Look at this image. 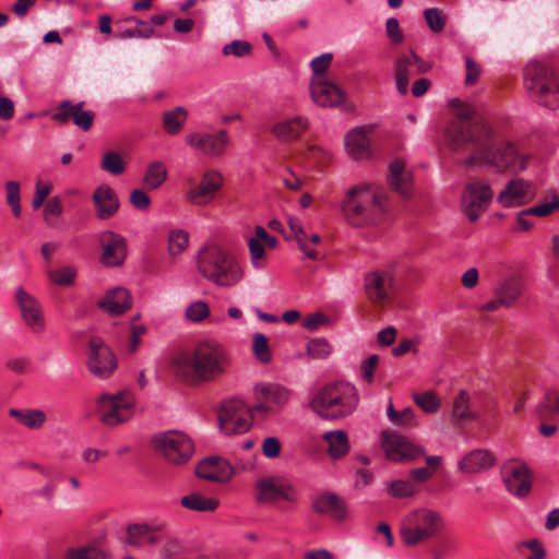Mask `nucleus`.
<instances>
[{
    "label": "nucleus",
    "instance_id": "1",
    "mask_svg": "<svg viewBox=\"0 0 559 559\" xmlns=\"http://www.w3.org/2000/svg\"><path fill=\"white\" fill-rule=\"evenodd\" d=\"M451 105L455 108V117L447 130V141L454 151L474 152V155L466 158V166L480 162L499 170L526 168V159L518 153L512 143L495 147L496 136L492 128L476 117L471 105L460 99H452Z\"/></svg>",
    "mask_w": 559,
    "mask_h": 559
},
{
    "label": "nucleus",
    "instance_id": "2",
    "mask_svg": "<svg viewBox=\"0 0 559 559\" xmlns=\"http://www.w3.org/2000/svg\"><path fill=\"white\" fill-rule=\"evenodd\" d=\"M229 358L215 341L198 343L191 350L177 353L170 364L175 377L188 384L212 382L226 372Z\"/></svg>",
    "mask_w": 559,
    "mask_h": 559
},
{
    "label": "nucleus",
    "instance_id": "3",
    "mask_svg": "<svg viewBox=\"0 0 559 559\" xmlns=\"http://www.w3.org/2000/svg\"><path fill=\"white\" fill-rule=\"evenodd\" d=\"M388 200L379 191L364 186L348 189L341 202L344 219L353 227H370L383 223Z\"/></svg>",
    "mask_w": 559,
    "mask_h": 559
},
{
    "label": "nucleus",
    "instance_id": "4",
    "mask_svg": "<svg viewBox=\"0 0 559 559\" xmlns=\"http://www.w3.org/2000/svg\"><path fill=\"white\" fill-rule=\"evenodd\" d=\"M358 401L354 385L337 381L320 388L311 396L309 407L320 417L334 420L350 415L357 407Z\"/></svg>",
    "mask_w": 559,
    "mask_h": 559
},
{
    "label": "nucleus",
    "instance_id": "5",
    "mask_svg": "<svg viewBox=\"0 0 559 559\" xmlns=\"http://www.w3.org/2000/svg\"><path fill=\"white\" fill-rule=\"evenodd\" d=\"M200 273L217 286L230 287L238 284L243 272L236 259L224 249L211 246L199 254Z\"/></svg>",
    "mask_w": 559,
    "mask_h": 559
},
{
    "label": "nucleus",
    "instance_id": "6",
    "mask_svg": "<svg viewBox=\"0 0 559 559\" xmlns=\"http://www.w3.org/2000/svg\"><path fill=\"white\" fill-rule=\"evenodd\" d=\"M524 84L530 96L539 105L559 108V84L551 68L539 61H531L524 69Z\"/></svg>",
    "mask_w": 559,
    "mask_h": 559
},
{
    "label": "nucleus",
    "instance_id": "7",
    "mask_svg": "<svg viewBox=\"0 0 559 559\" xmlns=\"http://www.w3.org/2000/svg\"><path fill=\"white\" fill-rule=\"evenodd\" d=\"M151 444L171 465L187 464L194 453L192 439L180 430L156 433L151 439Z\"/></svg>",
    "mask_w": 559,
    "mask_h": 559
},
{
    "label": "nucleus",
    "instance_id": "8",
    "mask_svg": "<svg viewBox=\"0 0 559 559\" xmlns=\"http://www.w3.org/2000/svg\"><path fill=\"white\" fill-rule=\"evenodd\" d=\"M442 526L440 514L430 509H418L404 520L401 537L405 545L415 546L431 538Z\"/></svg>",
    "mask_w": 559,
    "mask_h": 559
},
{
    "label": "nucleus",
    "instance_id": "9",
    "mask_svg": "<svg viewBox=\"0 0 559 559\" xmlns=\"http://www.w3.org/2000/svg\"><path fill=\"white\" fill-rule=\"evenodd\" d=\"M136 409V401L129 392L102 394L96 400L98 420L106 427H115L131 419Z\"/></svg>",
    "mask_w": 559,
    "mask_h": 559
},
{
    "label": "nucleus",
    "instance_id": "10",
    "mask_svg": "<svg viewBox=\"0 0 559 559\" xmlns=\"http://www.w3.org/2000/svg\"><path fill=\"white\" fill-rule=\"evenodd\" d=\"M254 413L238 397L226 400L218 413L219 428L225 435L243 433L250 429Z\"/></svg>",
    "mask_w": 559,
    "mask_h": 559
},
{
    "label": "nucleus",
    "instance_id": "11",
    "mask_svg": "<svg viewBox=\"0 0 559 559\" xmlns=\"http://www.w3.org/2000/svg\"><path fill=\"white\" fill-rule=\"evenodd\" d=\"M86 366L96 378H110L117 369V357L102 337L92 336L87 344Z\"/></svg>",
    "mask_w": 559,
    "mask_h": 559
},
{
    "label": "nucleus",
    "instance_id": "12",
    "mask_svg": "<svg viewBox=\"0 0 559 559\" xmlns=\"http://www.w3.org/2000/svg\"><path fill=\"white\" fill-rule=\"evenodd\" d=\"M381 447L385 457L396 463L414 462L426 454L423 447L413 443L407 437L392 430L382 431Z\"/></svg>",
    "mask_w": 559,
    "mask_h": 559
},
{
    "label": "nucleus",
    "instance_id": "13",
    "mask_svg": "<svg viewBox=\"0 0 559 559\" xmlns=\"http://www.w3.org/2000/svg\"><path fill=\"white\" fill-rule=\"evenodd\" d=\"M493 198V192L486 181L475 179L468 182L462 193L461 204L464 214L471 222H476L485 212Z\"/></svg>",
    "mask_w": 559,
    "mask_h": 559
},
{
    "label": "nucleus",
    "instance_id": "14",
    "mask_svg": "<svg viewBox=\"0 0 559 559\" xmlns=\"http://www.w3.org/2000/svg\"><path fill=\"white\" fill-rule=\"evenodd\" d=\"M364 290L368 300L379 307L390 302L394 294V276L388 270H373L364 276Z\"/></svg>",
    "mask_w": 559,
    "mask_h": 559
},
{
    "label": "nucleus",
    "instance_id": "15",
    "mask_svg": "<svg viewBox=\"0 0 559 559\" xmlns=\"http://www.w3.org/2000/svg\"><path fill=\"white\" fill-rule=\"evenodd\" d=\"M253 394L255 413L274 414L289 400V391L277 383H258Z\"/></svg>",
    "mask_w": 559,
    "mask_h": 559
},
{
    "label": "nucleus",
    "instance_id": "16",
    "mask_svg": "<svg viewBox=\"0 0 559 559\" xmlns=\"http://www.w3.org/2000/svg\"><path fill=\"white\" fill-rule=\"evenodd\" d=\"M255 499L259 503H274L278 500L295 502L297 492L289 481L277 477L261 478L255 483Z\"/></svg>",
    "mask_w": 559,
    "mask_h": 559
},
{
    "label": "nucleus",
    "instance_id": "17",
    "mask_svg": "<svg viewBox=\"0 0 559 559\" xmlns=\"http://www.w3.org/2000/svg\"><path fill=\"white\" fill-rule=\"evenodd\" d=\"M15 301L20 308L22 320L27 328L36 334L43 333L46 328V322L43 308L38 300L23 287H19L15 292Z\"/></svg>",
    "mask_w": 559,
    "mask_h": 559
},
{
    "label": "nucleus",
    "instance_id": "18",
    "mask_svg": "<svg viewBox=\"0 0 559 559\" xmlns=\"http://www.w3.org/2000/svg\"><path fill=\"white\" fill-rule=\"evenodd\" d=\"M186 142L205 156L217 157L225 153L229 138L226 130H219L215 134L194 132L186 135Z\"/></svg>",
    "mask_w": 559,
    "mask_h": 559
},
{
    "label": "nucleus",
    "instance_id": "19",
    "mask_svg": "<svg viewBox=\"0 0 559 559\" xmlns=\"http://www.w3.org/2000/svg\"><path fill=\"white\" fill-rule=\"evenodd\" d=\"M223 183V176L218 171L209 170L203 174L198 185L187 191L186 198L192 204L205 205L215 198Z\"/></svg>",
    "mask_w": 559,
    "mask_h": 559
},
{
    "label": "nucleus",
    "instance_id": "20",
    "mask_svg": "<svg viewBox=\"0 0 559 559\" xmlns=\"http://www.w3.org/2000/svg\"><path fill=\"white\" fill-rule=\"evenodd\" d=\"M501 474L508 491L518 497L528 495L532 488V476L525 464L508 463L502 467Z\"/></svg>",
    "mask_w": 559,
    "mask_h": 559
},
{
    "label": "nucleus",
    "instance_id": "21",
    "mask_svg": "<svg viewBox=\"0 0 559 559\" xmlns=\"http://www.w3.org/2000/svg\"><path fill=\"white\" fill-rule=\"evenodd\" d=\"M535 188L531 181L522 178L510 180L498 194L497 201L503 207L521 206L535 198Z\"/></svg>",
    "mask_w": 559,
    "mask_h": 559
},
{
    "label": "nucleus",
    "instance_id": "22",
    "mask_svg": "<svg viewBox=\"0 0 559 559\" xmlns=\"http://www.w3.org/2000/svg\"><path fill=\"white\" fill-rule=\"evenodd\" d=\"M195 474L205 480L227 483L234 476V467L228 461L218 456H212L204 459L197 465Z\"/></svg>",
    "mask_w": 559,
    "mask_h": 559
},
{
    "label": "nucleus",
    "instance_id": "23",
    "mask_svg": "<svg viewBox=\"0 0 559 559\" xmlns=\"http://www.w3.org/2000/svg\"><path fill=\"white\" fill-rule=\"evenodd\" d=\"M310 93L313 102L321 107H335L345 99L344 92L337 85L321 78L311 81Z\"/></svg>",
    "mask_w": 559,
    "mask_h": 559
},
{
    "label": "nucleus",
    "instance_id": "24",
    "mask_svg": "<svg viewBox=\"0 0 559 559\" xmlns=\"http://www.w3.org/2000/svg\"><path fill=\"white\" fill-rule=\"evenodd\" d=\"M103 247L102 262L108 266L121 264L126 257L124 239L112 231H106L100 236Z\"/></svg>",
    "mask_w": 559,
    "mask_h": 559
},
{
    "label": "nucleus",
    "instance_id": "25",
    "mask_svg": "<svg viewBox=\"0 0 559 559\" xmlns=\"http://www.w3.org/2000/svg\"><path fill=\"white\" fill-rule=\"evenodd\" d=\"M312 509L320 514H328L335 521L342 522L347 516L346 502L333 492L318 496L312 502Z\"/></svg>",
    "mask_w": 559,
    "mask_h": 559
},
{
    "label": "nucleus",
    "instance_id": "26",
    "mask_svg": "<svg viewBox=\"0 0 559 559\" xmlns=\"http://www.w3.org/2000/svg\"><path fill=\"white\" fill-rule=\"evenodd\" d=\"M96 216L100 219L112 217L119 209V199L108 185L99 186L93 193Z\"/></svg>",
    "mask_w": 559,
    "mask_h": 559
},
{
    "label": "nucleus",
    "instance_id": "27",
    "mask_svg": "<svg viewBox=\"0 0 559 559\" xmlns=\"http://www.w3.org/2000/svg\"><path fill=\"white\" fill-rule=\"evenodd\" d=\"M525 282L522 275L513 274L502 280L495 289V296H500L502 307H512L522 296Z\"/></svg>",
    "mask_w": 559,
    "mask_h": 559
},
{
    "label": "nucleus",
    "instance_id": "28",
    "mask_svg": "<svg viewBox=\"0 0 559 559\" xmlns=\"http://www.w3.org/2000/svg\"><path fill=\"white\" fill-rule=\"evenodd\" d=\"M496 463L495 456L487 450H474L459 462V469L464 474L481 473Z\"/></svg>",
    "mask_w": 559,
    "mask_h": 559
},
{
    "label": "nucleus",
    "instance_id": "29",
    "mask_svg": "<svg viewBox=\"0 0 559 559\" xmlns=\"http://www.w3.org/2000/svg\"><path fill=\"white\" fill-rule=\"evenodd\" d=\"M389 182L392 189L404 198L411 197L413 187L412 173L406 170L405 163L396 159L390 164Z\"/></svg>",
    "mask_w": 559,
    "mask_h": 559
},
{
    "label": "nucleus",
    "instance_id": "30",
    "mask_svg": "<svg viewBox=\"0 0 559 559\" xmlns=\"http://www.w3.org/2000/svg\"><path fill=\"white\" fill-rule=\"evenodd\" d=\"M98 307L112 316H120L131 308L132 301L126 288L117 287L98 300Z\"/></svg>",
    "mask_w": 559,
    "mask_h": 559
},
{
    "label": "nucleus",
    "instance_id": "31",
    "mask_svg": "<svg viewBox=\"0 0 559 559\" xmlns=\"http://www.w3.org/2000/svg\"><path fill=\"white\" fill-rule=\"evenodd\" d=\"M345 147L353 158L368 157L370 155V141L366 128L361 127L348 132L345 136Z\"/></svg>",
    "mask_w": 559,
    "mask_h": 559
},
{
    "label": "nucleus",
    "instance_id": "32",
    "mask_svg": "<svg viewBox=\"0 0 559 559\" xmlns=\"http://www.w3.org/2000/svg\"><path fill=\"white\" fill-rule=\"evenodd\" d=\"M307 128L308 121L305 118L296 117L276 123L272 131L281 141H293L300 136Z\"/></svg>",
    "mask_w": 559,
    "mask_h": 559
},
{
    "label": "nucleus",
    "instance_id": "33",
    "mask_svg": "<svg viewBox=\"0 0 559 559\" xmlns=\"http://www.w3.org/2000/svg\"><path fill=\"white\" fill-rule=\"evenodd\" d=\"M322 438L328 442V453L333 460H338L348 453L349 442L344 430L328 431Z\"/></svg>",
    "mask_w": 559,
    "mask_h": 559
},
{
    "label": "nucleus",
    "instance_id": "34",
    "mask_svg": "<svg viewBox=\"0 0 559 559\" xmlns=\"http://www.w3.org/2000/svg\"><path fill=\"white\" fill-rule=\"evenodd\" d=\"M84 102L72 103L70 100L61 102L55 109L51 119L60 124H66L72 121L74 124L79 119V112L82 111Z\"/></svg>",
    "mask_w": 559,
    "mask_h": 559
},
{
    "label": "nucleus",
    "instance_id": "35",
    "mask_svg": "<svg viewBox=\"0 0 559 559\" xmlns=\"http://www.w3.org/2000/svg\"><path fill=\"white\" fill-rule=\"evenodd\" d=\"M412 68L413 67L411 64V61L407 59L405 53L399 56L397 59L395 60V84L396 90L402 95H405L408 92L409 78L414 74Z\"/></svg>",
    "mask_w": 559,
    "mask_h": 559
},
{
    "label": "nucleus",
    "instance_id": "36",
    "mask_svg": "<svg viewBox=\"0 0 559 559\" xmlns=\"http://www.w3.org/2000/svg\"><path fill=\"white\" fill-rule=\"evenodd\" d=\"M452 417L457 421H473L477 419V414L471 407L469 395L466 391H461L455 396Z\"/></svg>",
    "mask_w": 559,
    "mask_h": 559
},
{
    "label": "nucleus",
    "instance_id": "37",
    "mask_svg": "<svg viewBox=\"0 0 559 559\" xmlns=\"http://www.w3.org/2000/svg\"><path fill=\"white\" fill-rule=\"evenodd\" d=\"M219 502L215 498H209L193 492L181 498V506L193 511L212 512L217 509Z\"/></svg>",
    "mask_w": 559,
    "mask_h": 559
},
{
    "label": "nucleus",
    "instance_id": "38",
    "mask_svg": "<svg viewBox=\"0 0 559 559\" xmlns=\"http://www.w3.org/2000/svg\"><path fill=\"white\" fill-rule=\"evenodd\" d=\"M188 117L185 107L178 106L171 110L165 111L163 115V127L168 134H178L183 128Z\"/></svg>",
    "mask_w": 559,
    "mask_h": 559
},
{
    "label": "nucleus",
    "instance_id": "39",
    "mask_svg": "<svg viewBox=\"0 0 559 559\" xmlns=\"http://www.w3.org/2000/svg\"><path fill=\"white\" fill-rule=\"evenodd\" d=\"M166 178V166L162 162H153L147 166L142 181L146 188L156 189L165 182Z\"/></svg>",
    "mask_w": 559,
    "mask_h": 559
},
{
    "label": "nucleus",
    "instance_id": "40",
    "mask_svg": "<svg viewBox=\"0 0 559 559\" xmlns=\"http://www.w3.org/2000/svg\"><path fill=\"white\" fill-rule=\"evenodd\" d=\"M165 523L163 521H154L152 523H142V544H155L165 537Z\"/></svg>",
    "mask_w": 559,
    "mask_h": 559
},
{
    "label": "nucleus",
    "instance_id": "41",
    "mask_svg": "<svg viewBox=\"0 0 559 559\" xmlns=\"http://www.w3.org/2000/svg\"><path fill=\"white\" fill-rule=\"evenodd\" d=\"M63 559H107L105 554L93 546L70 547L64 551Z\"/></svg>",
    "mask_w": 559,
    "mask_h": 559
},
{
    "label": "nucleus",
    "instance_id": "42",
    "mask_svg": "<svg viewBox=\"0 0 559 559\" xmlns=\"http://www.w3.org/2000/svg\"><path fill=\"white\" fill-rule=\"evenodd\" d=\"M189 246V234L182 229L171 230L168 236V251L173 257L181 254Z\"/></svg>",
    "mask_w": 559,
    "mask_h": 559
},
{
    "label": "nucleus",
    "instance_id": "43",
    "mask_svg": "<svg viewBox=\"0 0 559 559\" xmlns=\"http://www.w3.org/2000/svg\"><path fill=\"white\" fill-rule=\"evenodd\" d=\"M388 418L396 426L408 427L415 426V413L413 408L406 407L401 412L395 411L393 404L390 403L386 408Z\"/></svg>",
    "mask_w": 559,
    "mask_h": 559
},
{
    "label": "nucleus",
    "instance_id": "44",
    "mask_svg": "<svg viewBox=\"0 0 559 559\" xmlns=\"http://www.w3.org/2000/svg\"><path fill=\"white\" fill-rule=\"evenodd\" d=\"M252 352L254 357L261 364H269L272 360V353L269 345L267 337L262 333H257L253 336L252 341Z\"/></svg>",
    "mask_w": 559,
    "mask_h": 559
},
{
    "label": "nucleus",
    "instance_id": "45",
    "mask_svg": "<svg viewBox=\"0 0 559 559\" xmlns=\"http://www.w3.org/2000/svg\"><path fill=\"white\" fill-rule=\"evenodd\" d=\"M414 402L426 413L435 414L441 407V401L433 392L416 393Z\"/></svg>",
    "mask_w": 559,
    "mask_h": 559
},
{
    "label": "nucleus",
    "instance_id": "46",
    "mask_svg": "<svg viewBox=\"0 0 559 559\" xmlns=\"http://www.w3.org/2000/svg\"><path fill=\"white\" fill-rule=\"evenodd\" d=\"M49 280L60 286H71L74 283L76 276V270L74 266L67 265L58 270L48 271Z\"/></svg>",
    "mask_w": 559,
    "mask_h": 559
},
{
    "label": "nucleus",
    "instance_id": "47",
    "mask_svg": "<svg viewBox=\"0 0 559 559\" xmlns=\"http://www.w3.org/2000/svg\"><path fill=\"white\" fill-rule=\"evenodd\" d=\"M100 167L104 171L114 176L121 175L124 169V162L121 156L116 152H108L103 156Z\"/></svg>",
    "mask_w": 559,
    "mask_h": 559
},
{
    "label": "nucleus",
    "instance_id": "48",
    "mask_svg": "<svg viewBox=\"0 0 559 559\" xmlns=\"http://www.w3.org/2000/svg\"><path fill=\"white\" fill-rule=\"evenodd\" d=\"M388 492L397 499L413 497L416 493V488L409 480L397 479L388 485Z\"/></svg>",
    "mask_w": 559,
    "mask_h": 559
},
{
    "label": "nucleus",
    "instance_id": "49",
    "mask_svg": "<svg viewBox=\"0 0 559 559\" xmlns=\"http://www.w3.org/2000/svg\"><path fill=\"white\" fill-rule=\"evenodd\" d=\"M331 352V345L324 338H313L307 344V354L312 359H325Z\"/></svg>",
    "mask_w": 559,
    "mask_h": 559
},
{
    "label": "nucleus",
    "instance_id": "50",
    "mask_svg": "<svg viewBox=\"0 0 559 559\" xmlns=\"http://www.w3.org/2000/svg\"><path fill=\"white\" fill-rule=\"evenodd\" d=\"M7 190V202L12 209V213L15 217L21 216V195H20V185L16 181H8L5 183Z\"/></svg>",
    "mask_w": 559,
    "mask_h": 559
},
{
    "label": "nucleus",
    "instance_id": "51",
    "mask_svg": "<svg viewBox=\"0 0 559 559\" xmlns=\"http://www.w3.org/2000/svg\"><path fill=\"white\" fill-rule=\"evenodd\" d=\"M424 17L433 33H440L445 26V17L438 8H429L424 11Z\"/></svg>",
    "mask_w": 559,
    "mask_h": 559
},
{
    "label": "nucleus",
    "instance_id": "52",
    "mask_svg": "<svg viewBox=\"0 0 559 559\" xmlns=\"http://www.w3.org/2000/svg\"><path fill=\"white\" fill-rule=\"evenodd\" d=\"M210 316V308L204 301H194L186 309V317L192 322H201Z\"/></svg>",
    "mask_w": 559,
    "mask_h": 559
},
{
    "label": "nucleus",
    "instance_id": "53",
    "mask_svg": "<svg viewBox=\"0 0 559 559\" xmlns=\"http://www.w3.org/2000/svg\"><path fill=\"white\" fill-rule=\"evenodd\" d=\"M252 45L247 40H234L225 45L222 49L224 56L243 57L251 52Z\"/></svg>",
    "mask_w": 559,
    "mask_h": 559
},
{
    "label": "nucleus",
    "instance_id": "54",
    "mask_svg": "<svg viewBox=\"0 0 559 559\" xmlns=\"http://www.w3.org/2000/svg\"><path fill=\"white\" fill-rule=\"evenodd\" d=\"M23 419V426L28 429H38L45 425L47 416L41 409L26 408L25 417Z\"/></svg>",
    "mask_w": 559,
    "mask_h": 559
},
{
    "label": "nucleus",
    "instance_id": "55",
    "mask_svg": "<svg viewBox=\"0 0 559 559\" xmlns=\"http://www.w3.org/2000/svg\"><path fill=\"white\" fill-rule=\"evenodd\" d=\"M385 34L391 44L397 46L404 41V33L400 26V22L395 17H390L385 22Z\"/></svg>",
    "mask_w": 559,
    "mask_h": 559
},
{
    "label": "nucleus",
    "instance_id": "56",
    "mask_svg": "<svg viewBox=\"0 0 559 559\" xmlns=\"http://www.w3.org/2000/svg\"><path fill=\"white\" fill-rule=\"evenodd\" d=\"M249 245V251H250V258L251 262L254 267L261 266V260L264 257V245L262 239H260L255 234L254 237H251L248 241Z\"/></svg>",
    "mask_w": 559,
    "mask_h": 559
},
{
    "label": "nucleus",
    "instance_id": "57",
    "mask_svg": "<svg viewBox=\"0 0 559 559\" xmlns=\"http://www.w3.org/2000/svg\"><path fill=\"white\" fill-rule=\"evenodd\" d=\"M465 85H475L478 82V79L481 74V67L477 62H475L469 56L465 57Z\"/></svg>",
    "mask_w": 559,
    "mask_h": 559
},
{
    "label": "nucleus",
    "instance_id": "58",
    "mask_svg": "<svg viewBox=\"0 0 559 559\" xmlns=\"http://www.w3.org/2000/svg\"><path fill=\"white\" fill-rule=\"evenodd\" d=\"M281 442L275 437H267L262 442V452L269 459L277 457L281 453Z\"/></svg>",
    "mask_w": 559,
    "mask_h": 559
},
{
    "label": "nucleus",
    "instance_id": "59",
    "mask_svg": "<svg viewBox=\"0 0 559 559\" xmlns=\"http://www.w3.org/2000/svg\"><path fill=\"white\" fill-rule=\"evenodd\" d=\"M333 59V55L331 52L322 53L321 56L314 58L311 61V69L316 75L323 74L330 67Z\"/></svg>",
    "mask_w": 559,
    "mask_h": 559
},
{
    "label": "nucleus",
    "instance_id": "60",
    "mask_svg": "<svg viewBox=\"0 0 559 559\" xmlns=\"http://www.w3.org/2000/svg\"><path fill=\"white\" fill-rule=\"evenodd\" d=\"M50 191H51L50 183L43 185L41 182H37L35 195L32 201L33 209H35V210L39 209L43 205L45 199L49 195Z\"/></svg>",
    "mask_w": 559,
    "mask_h": 559
},
{
    "label": "nucleus",
    "instance_id": "61",
    "mask_svg": "<svg viewBox=\"0 0 559 559\" xmlns=\"http://www.w3.org/2000/svg\"><path fill=\"white\" fill-rule=\"evenodd\" d=\"M107 455H108V451L96 449V448H91V447L85 448L82 451V460L86 464L96 463L99 460L106 457Z\"/></svg>",
    "mask_w": 559,
    "mask_h": 559
},
{
    "label": "nucleus",
    "instance_id": "62",
    "mask_svg": "<svg viewBox=\"0 0 559 559\" xmlns=\"http://www.w3.org/2000/svg\"><path fill=\"white\" fill-rule=\"evenodd\" d=\"M521 212H522V214H525L526 216L534 215V216H538V217H545L554 212V205H551V201H550V202L540 203L535 206L525 209Z\"/></svg>",
    "mask_w": 559,
    "mask_h": 559
},
{
    "label": "nucleus",
    "instance_id": "63",
    "mask_svg": "<svg viewBox=\"0 0 559 559\" xmlns=\"http://www.w3.org/2000/svg\"><path fill=\"white\" fill-rule=\"evenodd\" d=\"M378 361L379 357L377 355H371L367 360H365L361 364L362 377L368 383H371L373 380V373L378 365Z\"/></svg>",
    "mask_w": 559,
    "mask_h": 559
},
{
    "label": "nucleus",
    "instance_id": "64",
    "mask_svg": "<svg viewBox=\"0 0 559 559\" xmlns=\"http://www.w3.org/2000/svg\"><path fill=\"white\" fill-rule=\"evenodd\" d=\"M397 331L393 326H388L378 332L377 341L381 346H390L395 342Z\"/></svg>",
    "mask_w": 559,
    "mask_h": 559
}]
</instances>
